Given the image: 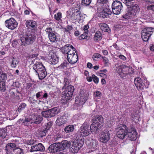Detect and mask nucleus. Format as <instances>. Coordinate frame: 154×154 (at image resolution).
<instances>
[{
    "label": "nucleus",
    "mask_w": 154,
    "mask_h": 154,
    "mask_svg": "<svg viewBox=\"0 0 154 154\" xmlns=\"http://www.w3.org/2000/svg\"><path fill=\"white\" fill-rule=\"evenodd\" d=\"M35 60L32 61V64H33V69L36 73L39 79L42 80L46 76L47 73L45 66L40 62L36 61L34 63Z\"/></svg>",
    "instance_id": "nucleus-2"
},
{
    "label": "nucleus",
    "mask_w": 154,
    "mask_h": 154,
    "mask_svg": "<svg viewBox=\"0 0 154 154\" xmlns=\"http://www.w3.org/2000/svg\"><path fill=\"white\" fill-rule=\"evenodd\" d=\"M7 134V130L3 129H0V137L2 138H5Z\"/></svg>",
    "instance_id": "nucleus-39"
},
{
    "label": "nucleus",
    "mask_w": 154,
    "mask_h": 154,
    "mask_svg": "<svg viewBox=\"0 0 154 154\" xmlns=\"http://www.w3.org/2000/svg\"><path fill=\"white\" fill-rule=\"evenodd\" d=\"M71 45L70 44H67L61 48L60 49L61 52L64 54H67L69 51V50L70 48V46Z\"/></svg>",
    "instance_id": "nucleus-30"
},
{
    "label": "nucleus",
    "mask_w": 154,
    "mask_h": 154,
    "mask_svg": "<svg viewBox=\"0 0 154 154\" xmlns=\"http://www.w3.org/2000/svg\"><path fill=\"white\" fill-rule=\"evenodd\" d=\"M101 125H100V124H97L96 123H94V122H93L92 124L91 125L90 130L91 132H96L99 129V128L101 127Z\"/></svg>",
    "instance_id": "nucleus-28"
},
{
    "label": "nucleus",
    "mask_w": 154,
    "mask_h": 154,
    "mask_svg": "<svg viewBox=\"0 0 154 154\" xmlns=\"http://www.w3.org/2000/svg\"><path fill=\"white\" fill-rule=\"evenodd\" d=\"M45 31L50 41L54 43L57 41L56 34L57 33L55 31H53L51 27H48L45 29Z\"/></svg>",
    "instance_id": "nucleus-7"
},
{
    "label": "nucleus",
    "mask_w": 154,
    "mask_h": 154,
    "mask_svg": "<svg viewBox=\"0 0 154 154\" xmlns=\"http://www.w3.org/2000/svg\"><path fill=\"white\" fill-rule=\"evenodd\" d=\"M91 2V0H82V2L83 5L88 6L89 5Z\"/></svg>",
    "instance_id": "nucleus-50"
},
{
    "label": "nucleus",
    "mask_w": 154,
    "mask_h": 154,
    "mask_svg": "<svg viewBox=\"0 0 154 154\" xmlns=\"http://www.w3.org/2000/svg\"><path fill=\"white\" fill-rule=\"evenodd\" d=\"M112 46L116 50H119V47L117 45L116 43L113 44Z\"/></svg>",
    "instance_id": "nucleus-64"
},
{
    "label": "nucleus",
    "mask_w": 154,
    "mask_h": 154,
    "mask_svg": "<svg viewBox=\"0 0 154 154\" xmlns=\"http://www.w3.org/2000/svg\"><path fill=\"white\" fill-rule=\"evenodd\" d=\"M69 63L67 62H65L62 63L61 65L59 66L58 68L60 69H65V68L67 67V66L69 65Z\"/></svg>",
    "instance_id": "nucleus-46"
},
{
    "label": "nucleus",
    "mask_w": 154,
    "mask_h": 154,
    "mask_svg": "<svg viewBox=\"0 0 154 154\" xmlns=\"http://www.w3.org/2000/svg\"><path fill=\"white\" fill-rule=\"evenodd\" d=\"M45 150V147L41 143H39L35 145L32 146L30 149V152L43 151Z\"/></svg>",
    "instance_id": "nucleus-20"
},
{
    "label": "nucleus",
    "mask_w": 154,
    "mask_h": 154,
    "mask_svg": "<svg viewBox=\"0 0 154 154\" xmlns=\"http://www.w3.org/2000/svg\"><path fill=\"white\" fill-rule=\"evenodd\" d=\"M74 129V127L73 125H69L64 128V131L66 133H69L72 132Z\"/></svg>",
    "instance_id": "nucleus-34"
},
{
    "label": "nucleus",
    "mask_w": 154,
    "mask_h": 154,
    "mask_svg": "<svg viewBox=\"0 0 154 154\" xmlns=\"http://www.w3.org/2000/svg\"><path fill=\"white\" fill-rule=\"evenodd\" d=\"M52 122H49L47 123L45 125V129L47 130V131L48 130L52 125Z\"/></svg>",
    "instance_id": "nucleus-52"
},
{
    "label": "nucleus",
    "mask_w": 154,
    "mask_h": 154,
    "mask_svg": "<svg viewBox=\"0 0 154 154\" xmlns=\"http://www.w3.org/2000/svg\"><path fill=\"white\" fill-rule=\"evenodd\" d=\"M47 59L50 63L56 64L59 61V58L53 52H50L48 56Z\"/></svg>",
    "instance_id": "nucleus-11"
},
{
    "label": "nucleus",
    "mask_w": 154,
    "mask_h": 154,
    "mask_svg": "<svg viewBox=\"0 0 154 154\" xmlns=\"http://www.w3.org/2000/svg\"><path fill=\"white\" fill-rule=\"evenodd\" d=\"M5 23L6 27L11 30L15 29L18 25L17 21L13 18H11L6 20Z\"/></svg>",
    "instance_id": "nucleus-9"
},
{
    "label": "nucleus",
    "mask_w": 154,
    "mask_h": 154,
    "mask_svg": "<svg viewBox=\"0 0 154 154\" xmlns=\"http://www.w3.org/2000/svg\"><path fill=\"white\" fill-rule=\"evenodd\" d=\"M92 77L93 78V82L96 84H97L99 82V78L94 74L92 75Z\"/></svg>",
    "instance_id": "nucleus-55"
},
{
    "label": "nucleus",
    "mask_w": 154,
    "mask_h": 154,
    "mask_svg": "<svg viewBox=\"0 0 154 154\" xmlns=\"http://www.w3.org/2000/svg\"><path fill=\"white\" fill-rule=\"evenodd\" d=\"M103 117L100 115H97L95 116H94L93 117L92 121L94 123H97L100 124L101 125V124L103 122Z\"/></svg>",
    "instance_id": "nucleus-24"
},
{
    "label": "nucleus",
    "mask_w": 154,
    "mask_h": 154,
    "mask_svg": "<svg viewBox=\"0 0 154 154\" xmlns=\"http://www.w3.org/2000/svg\"><path fill=\"white\" fill-rule=\"evenodd\" d=\"M16 153L15 154H23V150L19 148H16Z\"/></svg>",
    "instance_id": "nucleus-56"
},
{
    "label": "nucleus",
    "mask_w": 154,
    "mask_h": 154,
    "mask_svg": "<svg viewBox=\"0 0 154 154\" xmlns=\"http://www.w3.org/2000/svg\"><path fill=\"white\" fill-rule=\"evenodd\" d=\"M84 142V139H77L75 142H74L71 148V151L73 153H77L81 148L83 146Z\"/></svg>",
    "instance_id": "nucleus-6"
},
{
    "label": "nucleus",
    "mask_w": 154,
    "mask_h": 154,
    "mask_svg": "<svg viewBox=\"0 0 154 154\" xmlns=\"http://www.w3.org/2000/svg\"><path fill=\"white\" fill-rule=\"evenodd\" d=\"M128 131L127 126L124 124H121L118 126L116 134L119 138L123 139L127 135Z\"/></svg>",
    "instance_id": "nucleus-3"
},
{
    "label": "nucleus",
    "mask_w": 154,
    "mask_h": 154,
    "mask_svg": "<svg viewBox=\"0 0 154 154\" xmlns=\"http://www.w3.org/2000/svg\"><path fill=\"white\" fill-rule=\"evenodd\" d=\"M106 8H103L102 11L99 14V17L100 18H105L109 17V15H111L112 13L110 9L109 8V6L106 5Z\"/></svg>",
    "instance_id": "nucleus-17"
},
{
    "label": "nucleus",
    "mask_w": 154,
    "mask_h": 154,
    "mask_svg": "<svg viewBox=\"0 0 154 154\" xmlns=\"http://www.w3.org/2000/svg\"><path fill=\"white\" fill-rule=\"evenodd\" d=\"M131 117L132 119L134 121H135V120H138L139 119L138 115L136 114H132Z\"/></svg>",
    "instance_id": "nucleus-57"
},
{
    "label": "nucleus",
    "mask_w": 154,
    "mask_h": 154,
    "mask_svg": "<svg viewBox=\"0 0 154 154\" xmlns=\"http://www.w3.org/2000/svg\"><path fill=\"white\" fill-rule=\"evenodd\" d=\"M89 28V26L87 24L84 26L83 28V30L84 31V32H86L88 33V29Z\"/></svg>",
    "instance_id": "nucleus-58"
},
{
    "label": "nucleus",
    "mask_w": 154,
    "mask_h": 154,
    "mask_svg": "<svg viewBox=\"0 0 154 154\" xmlns=\"http://www.w3.org/2000/svg\"><path fill=\"white\" fill-rule=\"evenodd\" d=\"M132 1L133 0H122V2L126 6H130L131 5V1Z\"/></svg>",
    "instance_id": "nucleus-53"
},
{
    "label": "nucleus",
    "mask_w": 154,
    "mask_h": 154,
    "mask_svg": "<svg viewBox=\"0 0 154 154\" xmlns=\"http://www.w3.org/2000/svg\"><path fill=\"white\" fill-rule=\"evenodd\" d=\"M70 47V48L69 50V51L67 54V55H72L73 54H76V53H77L75 48H74L72 45H71Z\"/></svg>",
    "instance_id": "nucleus-38"
},
{
    "label": "nucleus",
    "mask_w": 154,
    "mask_h": 154,
    "mask_svg": "<svg viewBox=\"0 0 154 154\" xmlns=\"http://www.w3.org/2000/svg\"><path fill=\"white\" fill-rule=\"evenodd\" d=\"M86 143L88 147L89 148L97 149L98 146V141L95 139H87Z\"/></svg>",
    "instance_id": "nucleus-16"
},
{
    "label": "nucleus",
    "mask_w": 154,
    "mask_h": 154,
    "mask_svg": "<svg viewBox=\"0 0 154 154\" xmlns=\"http://www.w3.org/2000/svg\"><path fill=\"white\" fill-rule=\"evenodd\" d=\"M98 2L101 3L103 4H106L108 2V0H97Z\"/></svg>",
    "instance_id": "nucleus-61"
},
{
    "label": "nucleus",
    "mask_w": 154,
    "mask_h": 154,
    "mask_svg": "<svg viewBox=\"0 0 154 154\" xmlns=\"http://www.w3.org/2000/svg\"><path fill=\"white\" fill-rule=\"evenodd\" d=\"M62 14L61 12H58L57 14L54 15V18L58 22H61L62 20L61 18H62Z\"/></svg>",
    "instance_id": "nucleus-35"
},
{
    "label": "nucleus",
    "mask_w": 154,
    "mask_h": 154,
    "mask_svg": "<svg viewBox=\"0 0 154 154\" xmlns=\"http://www.w3.org/2000/svg\"><path fill=\"white\" fill-rule=\"evenodd\" d=\"M7 78V76L5 73H2L0 75V82H5Z\"/></svg>",
    "instance_id": "nucleus-41"
},
{
    "label": "nucleus",
    "mask_w": 154,
    "mask_h": 154,
    "mask_svg": "<svg viewBox=\"0 0 154 154\" xmlns=\"http://www.w3.org/2000/svg\"><path fill=\"white\" fill-rule=\"evenodd\" d=\"M17 148L15 143H9L6 145L5 150L6 153L8 154L12 153L13 152H16Z\"/></svg>",
    "instance_id": "nucleus-18"
},
{
    "label": "nucleus",
    "mask_w": 154,
    "mask_h": 154,
    "mask_svg": "<svg viewBox=\"0 0 154 154\" xmlns=\"http://www.w3.org/2000/svg\"><path fill=\"white\" fill-rule=\"evenodd\" d=\"M102 38V35L100 32L97 31L95 33L94 40L96 42H97L101 40Z\"/></svg>",
    "instance_id": "nucleus-29"
},
{
    "label": "nucleus",
    "mask_w": 154,
    "mask_h": 154,
    "mask_svg": "<svg viewBox=\"0 0 154 154\" xmlns=\"http://www.w3.org/2000/svg\"><path fill=\"white\" fill-rule=\"evenodd\" d=\"M18 121H21V122H22V124L24 125L25 126H28L31 123L30 119L28 118L22 119H20Z\"/></svg>",
    "instance_id": "nucleus-36"
},
{
    "label": "nucleus",
    "mask_w": 154,
    "mask_h": 154,
    "mask_svg": "<svg viewBox=\"0 0 154 154\" xmlns=\"http://www.w3.org/2000/svg\"><path fill=\"white\" fill-rule=\"evenodd\" d=\"M103 62L105 64H106L109 63V60L108 58L105 57H103Z\"/></svg>",
    "instance_id": "nucleus-60"
},
{
    "label": "nucleus",
    "mask_w": 154,
    "mask_h": 154,
    "mask_svg": "<svg viewBox=\"0 0 154 154\" xmlns=\"http://www.w3.org/2000/svg\"><path fill=\"white\" fill-rule=\"evenodd\" d=\"M18 43V41L17 40H14L13 42L12 45L13 47H15Z\"/></svg>",
    "instance_id": "nucleus-63"
},
{
    "label": "nucleus",
    "mask_w": 154,
    "mask_h": 154,
    "mask_svg": "<svg viewBox=\"0 0 154 154\" xmlns=\"http://www.w3.org/2000/svg\"><path fill=\"white\" fill-rule=\"evenodd\" d=\"M94 97L98 99H100L102 95V94L100 91H95L94 94Z\"/></svg>",
    "instance_id": "nucleus-44"
},
{
    "label": "nucleus",
    "mask_w": 154,
    "mask_h": 154,
    "mask_svg": "<svg viewBox=\"0 0 154 154\" xmlns=\"http://www.w3.org/2000/svg\"><path fill=\"white\" fill-rule=\"evenodd\" d=\"M42 115L45 118H51L52 117L49 109L42 112Z\"/></svg>",
    "instance_id": "nucleus-37"
},
{
    "label": "nucleus",
    "mask_w": 154,
    "mask_h": 154,
    "mask_svg": "<svg viewBox=\"0 0 154 154\" xmlns=\"http://www.w3.org/2000/svg\"><path fill=\"white\" fill-rule=\"evenodd\" d=\"M112 8L113 13L116 15L120 14L123 9L122 3L119 1L116 0L113 2L112 5Z\"/></svg>",
    "instance_id": "nucleus-5"
},
{
    "label": "nucleus",
    "mask_w": 154,
    "mask_h": 154,
    "mask_svg": "<svg viewBox=\"0 0 154 154\" xmlns=\"http://www.w3.org/2000/svg\"><path fill=\"white\" fill-rule=\"evenodd\" d=\"M146 8L148 10H151L154 11V5H148L147 6Z\"/></svg>",
    "instance_id": "nucleus-59"
},
{
    "label": "nucleus",
    "mask_w": 154,
    "mask_h": 154,
    "mask_svg": "<svg viewBox=\"0 0 154 154\" xmlns=\"http://www.w3.org/2000/svg\"><path fill=\"white\" fill-rule=\"evenodd\" d=\"M88 98V96L85 94H83L82 95H81L80 97H76L75 100L76 106L78 107H82Z\"/></svg>",
    "instance_id": "nucleus-8"
},
{
    "label": "nucleus",
    "mask_w": 154,
    "mask_h": 154,
    "mask_svg": "<svg viewBox=\"0 0 154 154\" xmlns=\"http://www.w3.org/2000/svg\"><path fill=\"white\" fill-rule=\"evenodd\" d=\"M129 69V67L125 65L120 66L118 67L119 70L117 71V72L121 77L123 78L128 73Z\"/></svg>",
    "instance_id": "nucleus-14"
},
{
    "label": "nucleus",
    "mask_w": 154,
    "mask_h": 154,
    "mask_svg": "<svg viewBox=\"0 0 154 154\" xmlns=\"http://www.w3.org/2000/svg\"><path fill=\"white\" fill-rule=\"evenodd\" d=\"M69 145V143H68L67 141H65L63 142L62 144H60V147L61 148V150H64L67 148H68Z\"/></svg>",
    "instance_id": "nucleus-42"
},
{
    "label": "nucleus",
    "mask_w": 154,
    "mask_h": 154,
    "mask_svg": "<svg viewBox=\"0 0 154 154\" xmlns=\"http://www.w3.org/2000/svg\"><path fill=\"white\" fill-rule=\"evenodd\" d=\"M154 31V28L151 27H148L142 30L141 33H144L146 34V35H147L148 36H151Z\"/></svg>",
    "instance_id": "nucleus-27"
},
{
    "label": "nucleus",
    "mask_w": 154,
    "mask_h": 154,
    "mask_svg": "<svg viewBox=\"0 0 154 154\" xmlns=\"http://www.w3.org/2000/svg\"><path fill=\"white\" fill-rule=\"evenodd\" d=\"M33 118L34 119L33 120L34 123L37 124H39L43 119L41 116L38 115L34 116Z\"/></svg>",
    "instance_id": "nucleus-32"
},
{
    "label": "nucleus",
    "mask_w": 154,
    "mask_h": 154,
    "mask_svg": "<svg viewBox=\"0 0 154 154\" xmlns=\"http://www.w3.org/2000/svg\"><path fill=\"white\" fill-rule=\"evenodd\" d=\"M146 33H141V37L142 39L144 41H147L149 39V37L151 36H148L147 35H146Z\"/></svg>",
    "instance_id": "nucleus-45"
},
{
    "label": "nucleus",
    "mask_w": 154,
    "mask_h": 154,
    "mask_svg": "<svg viewBox=\"0 0 154 154\" xmlns=\"http://www.w3.org/2000/svg\"><path fill=\"white\" fill-rule=\"evenodd\" d=\"M19 63V60L16 57H13L10 59V65L12 68H16Z\"/></svg>",
    "instance_id": "nucleus-26"
},
{
    "label": "nucleus",
    "mask_w": 154,
    "mask_h": 154,
    "mask_svg": "<svg viewBox=\"0 0 154 154\" xmlns=\"http://www.w3.org/2000/svg\"><path fill=\"white\" fill-rule=\"evenodd\" d=\"M128 9L127 13L123 16V17L126 19H130L133 21L134 23H137L140 20L139 18L137 17L139 14L140 8L137 4L134 5L131 2L130 6H127Z\"/></svg>",
    "instance_id": "nucleus-1"
},
{
    "label": "nucleus",
    "mask_w": 154,
    "mask_h": 154,
    "mask_svg": "<svg viewBox=\"0 0 154 154\" xmlns=\"http://www.w3.org/2000/svg\"><path fill=\"white\" fill-rule=\"evenodd\" d=\"M88 33L86 32H84V33L82 34L79 37V39L80 40H84L85 41H87L90 38V36L88 35Z\"/></svg>",
    "instance_id": "nucleus-33"
},
{
    "label": "nucleus",
    "mask_w": 154,
    "mask_h": 154,
    "mask_svg": "<svg viewBox=\"0 0 154 154\" xmlns=\"http://www.w3.org/2000/svg\"><path fill=\"white\" fill-rule=\"evenodd\" d=\"M47 130L43 129V130H41L39 132V137H42L46 135V133L47 132Z\"/></svg>",
    "instance_id": "nucleus-51"
},
{
    "label": "nucleus",
    "mask_w": 154,
    "mask_h": 154,
    "mask_svg": "<svg viewBox=\"0 0 154 154\" xmlns=\"http://www.w3.org/2000/svg\"><path fill=\"white\" fill-rule=\"evenodd\" d=\"M101 57V55L98 53H95L94 54L93 56V59L95 60H97V59Z\"/></svg>",
    "instance_id": "nucleus-54"
},
{
    "label": "nucleus",
    "mask_w": 154,
    "mask_h": 154,
    "mask_svg": "<svg viewBox=\"0 0 154 154\" xmlns=\"http://www.w3.org/2000/svg\"><path fill=\"white\" fill-rule=\"evenodd\" d=\"M131 140H135L137 138V133L134 127H131L128 129V134Z\"/></svg>",
    "instance_id": "nucleus-15"
},
{
    "label": "nucleus",
    "mask_w": 154,
    "mask_h": 154,
    "mask_svg": "<svg viewBox=\"0 0 154 154\" xmlns=\"http://www.w3.org/2000/svg\"><path fill=\"white\" fill-rule=\"evenodd\" d=\"M74 88L72 85H69L67 87L64 91L65 99L66 100H69L72 97Z\"/></svg>",
    "instance_id": "nucleus-10"
},
{
    "label": "nucleus",
    "mask_w": 154,
    "mask_h": 154,
    "mask_svg": "<svg viewBox=\"0 0 154 154\" xmlns=\"http://www.w3.org/2000/svg\"><path fill=\"white\" fill-rule=\"evenodd\" d=\"M0 89L2 92H4L6 90L5 85V82H0Z\"/></svg>",
    "instance_id": "nucleus-48"
},
{
    "label": "nucleus",
    "mask_w": 154,
    "mask_h": 154,
    "mask_svg": "<svg viewBox=\"0 0 154 154\" xmlns=\"http://www.w3.org/2000/svg\"><path fill=\"white\" fill-rule=\"evenodd\" d=\"M99 25L100 29L103 31L108 32L109 30V29L108 25L106 23H100Z\"/></svg>",
    "instance_id": "nucleus-31"
},
{
    "label": "nucleus",
    "mask_w": 154,
    "mask_h": 154,
    "mask_svg": "<svg viewBox=\"0 0 154 154\" xmlns=\"http://www.w3.org/2000/svg\"><path fill=\"white\" fill-rule=\"evenodd\" d=\"M89 125L85 124L80 127L79 134L82 136V138H84L83 137L87 136L89 134Z\"/></svg>",
    "instance_id": "nucleus-12"
},
{
    "label": "nucleus",
    "mask_w": 154,
    "mask_h": 154,
    "mask_svg": "<svg viewBox=\"0 0 154 154\" xmlns=\"http://www.w3.org/2000/svg\"><path fill=\"white\" fill-rule=\"evenodd\" d=\"M78 56L77 53L67 55V60L69 63L72 64L75 63L78 61Z\"/></svg>",
    "instance_id": "nucleus-22"
},
{
    "label": "nucleus",
    "mask_w": 154,
    "mask_h": 154,
    "mask_svg": "<svg viewBox=\"0 0 154 154\" xmlns=\"http://www.w3.org/2000/svg\"><path fill=\"white\" fill-rule=\"evenodd\" d=\"M35 39V37L31 34H25L20 38L21 45L26 46L31 44Z\"/></svg>",
    "instance_id": "nucleus-4"
},
{
    "label": "nucleus",
    "mask_w": 154,
    "mask_h": 154,
    "mask_svg": "<svg viewBox=\"0 0 154 154\" xmlns=\"http://www.w3.org/2000/svg\"><path fill=\"white\" fill-rule=\"evenodd\" d=\"M134 83L137 89L142 90L143 89V83L140 78L137 77L135 78Z\"/></svg>",
    "instance_id": "nucleus-23"
},
{
    "label": "nucleus",
    "mask_w": 154,
    "mask_h": 154,
    "mask_svg": "<svg viewBox=\"0 0 154 154\" xmlns=\"http://www.w3.org/2000/svg\"><path fill=\"white\" fill-rule=\"evenodd\" d=\"M26 106V104L24 103H22L18 107L17 110L18 111L20 112L22 110H23Z\"/></svg>",
    "instance_id": "nucleus-43"
},
{
    "label": "nucleus",
    "mask_w": 154,
    "mask_h": 154,
    "mask_svg": "<svg viewBox=\"0 0 154 154\" xmlns=\"http://www.w3.org/2000/svg\"><path fill=\"white\" fill-rule=\"evenodd\" d=\"M67 122V119L63 114L57 118L56 121V124L58 126H60L65 124Z\"/></svg>",
    "instance_id": "nucleus-21"
},
{
    "label": "nucleus",
    "mask_w": 154,
    "mask_h": 154,
    "mask_svg": "<svg viewBox=\"0 0 154 154\" xmlns=\"http://www.w3.org/2000/svg\"><path fill=\"white\" fill-rule=\"evenodd\" d=\"M73 29L72 26L67 25L66 27L63 29L64 32H67L70 34V31Z\"/></svg>",
    "instance_id": "nucleus-40"
},
{
    "label": "nucleus",
    "mask_w": 154,
    "mask_h": 154,
    "mask_svg": "<svg viewBox=\"0 0 154 154\" xmlns=\"http://www.w3.org/2000/svg\"><path fill=\"white\" fill-rule=\"evenodd\" d=\"M64 82L65 83L64 85L62 88V89L63 88V87H65V86H66V85H69V82L68 81V79H67L66 78H64Z\"/></svg>",
    "instance_id": "nucleus-62"
},
{
    "label": "nucleus",
    "mask_w": 154,
    "mask_h": 154,
    "mask_svg": "<svg viewBox=\"0 0 154 154\" xmlns=\"http://www.w3.org/2000/svg\"><path fill=\"white\" fill-rule=\"evenodd\" d=\"M80 15L79 14L76 15L75 14H73L71 16V20H79L80 18Z\"/></svg>",
    "instance_id": "nucleus-49"
},
{
    "label": "nucleus",
    "mask_w": 154,
    "mask_h": 154,
    "mask_svg": "<svg viewBox=\"0 0 154 154\" xmlns=\"http://www.w3.org/2000/svg\"><path fill=\"white\" fill-rule=\"evenodd\" d=\"M60 144L58 143H54L51 145L48 148V152H55L61 151L60 147Z\"/></svg>",
    "instance_id": "nucleus-13"
},
{
    "label": "nucleus",
    "mask_w": 154,
    "mask_h": 154,
    "mask_svg": "<svg viewBox=\"0 0 154 154\" xmlns=\"http://www.w3.org/2000/svg\"><path fill=\"white\" fill-rule=\"evenodd\" d=\"M49 110H50L52 117L54 116L57 113V109L56 108H54Z\"/></svg>",
    "instance_id": "nucleus-47"
},
{
    "label": "nucleus",
    "mask_w": 154,
    "mask_h": 154,
    "mask_svg": "<svg viewBox=\"0 0 154 154\" xmlns=\"http://www.w3.org/2000/svg\"><path fill=\"white\" fill-rule=\"evenodd\" d=\"M110 135L109 131L103 132L100 138V142L106 143L110 139Z\"/></svg>",
    "instance_id": "nucleus-19"
},
{
    "label": "nucleus",
    "mask_w": 154,
    "mask_h": 154,
    "mask_svg": "<svg viewBox=\"0 0 154 154\" xmlns=\"http://www.w3.org/2000/svg\"><path fill=\"white\" fill-rule=\"evenodd\" d=\"M26 23V27L31 29L35 28L37 25L36 22L33 20H27Z\"/></svg>",
    "instance_id": "nucleus-25"
}]
</instances>
